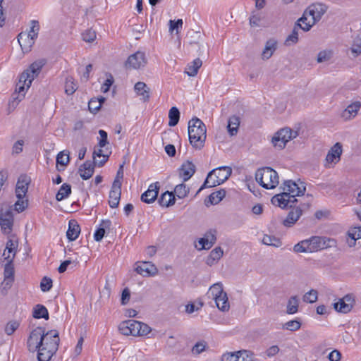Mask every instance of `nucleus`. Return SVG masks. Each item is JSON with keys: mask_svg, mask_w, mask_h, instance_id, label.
<instances>
[{"mask_svg": "<svg viewBox=\"0 0 361 361\" xmlns=\"http://www.w3.org/2000/svg\"><path fill=\"white\" fill-rule=\"evenodd\" d=\"M336 243L335 240L321 236H312L308 239L300 241L293 247L296 253L314 252L332 247Z\"/></svg>", "mask_w": 361, "mask_h": 361, "instance_id": "nucleus-1", "label": "nucleus"}, {"mask_svg": "<svg viewBox=\"0 0 361 361\" xmlns=\"http://www.w3.org/2000/svg\"><path fill=\"white\" fill-rule=\"evenodd\" d=\"M60 339L56 330L47 331L42 346L37 355V361H49L59 349Z\"/></svg>", "mask_w": 361, "mask_h": 361, "instance_id": "nucleus-2", "label": "nucleus"}, {"mask_svg": "<svg viewBox=\"0 0 361 361\" xmlns=\"http://www.w3.org/2000/svg\"><path fill=\"white\" fill-rule=\"evenodd\" d=\"M207 129L204 123L197 117L188 122V136L191 145L197 149H202L205 142Z\"/></svg>", "mask_w": 361, "mask_h": 361, "instance_id": "nucleus-3", "label": "nucleus"}, {"mask_svg": "<svg viewBox=\"0 0 361 361\" xmlns=\"http://www.w3.org/2000/svg\"><path fill=\"white\" fill-rule=\"evenodd\" d=\"M327 8L326 5L321 3H315L309 6L304 11L302 16L298 20L299 22L304 24L302 30L309 31L314 24L321 20Z\"/></svg>", "mask_w": 361, "mask_h": 361, "instance_id": "nucleus-4", "label": "nucleus"}, {"mask_svg": "<svg viewBox=\"0 0 361 361\" xmlns=\"http://www.w3.org/2000/svg\"><path fill=\"white\" fill-rule=\"evenodd\" d=\"M232 173V169L229 166H221L211 171L204 180L203 185L197 192V195L202 190L206 188H212L224 183Z\"/></svg>", "mask_w": 361, "mask_h": 361, "instance_id": "nucleus-5", "label": "nucleus"}, {"mask_svg": "<svg viewBox=\"0 0 361 361\" xmlns=\"http://www.w3.org/2000/svg\"><path fill=\"white\" fill-rule=\"evenodd\" d=\"M118 330L124 336H142L148 334L151 329L148 325L144 323L128 319L119 324Z\"/></svg>", "mask_w": 361, "mask_h": 361, "instance_id": "nucleus-6", "label": "nucleus"}, {"mask_svg": "<svg viewBox=\"0 0 361 361\" xmlns=\"http://www.w3.org/2000/svg\"><path fill=\"white\" fill-rule=\"evenodd\" d=\"M255 179L266 189H274L279 183L277 172L270 167L259 169L255 173Z\"/></svg>", "mask_w": 361, "mask_h": 361, "instance_id": "nucleus-7", "label": "nucleus"}, {"mask_svg": "<svg viewBox=\"0 0 361 361\" xmlns=\"http://www.w3.org/2000/svg\"><path fill=\"white\" fill-rule=\"evenodd\" d=\"M43 66L44 63L42 61H35L20 75L19 82L17 84L19 94L24 92L25 86L27 88L30 87L32 80L39 75Z\"/></svg>", "mask_w": 361, "mask_h": 361, "instance_id": "nucleus-8", "label": "nucleus"}, {"mask_svg": "<svg viewBox=\"0 0 361 361\" xmlns=\"http://www.w3.org/2000/svg\"><path fill=\"white\" fill-rule=\"evenodd\" d=\"M46 332L45 328L37 327L30 333L27 340V348L30 352L39 353L42 346V343L44 341Z\"/></svg>", "mask_w": 361, "mask_h": 361, "instance_id": "nucleus-9", "label": "nucleus"}, {"mask_svg": "<svg viewBox=\"0 0 361 361\" xmlns=\"http://www.w3.org/2000/svg\"><path fill=\"white\" fill-rule=\"evenodd\" d=\"M298 132L289 128H284L279 130L272 137L271 142L274 147L282 149L286 143L298 136Z\"/></svg>", "mask_w": 361, "mask_h": 361, "instance_id": "nucleus-10", "label": "nucleus"}, {"mask_svg": "<svg viewBox=\"0 0 361 361\" xmlns=\"http://www.w3.org/2000/svg\"><path fill=\"white\" fill-rule=\"evenodd\" d=\"M147 59L145 54L142 51L137 52L130 55L125 62V68L127 70L139 69L146 66Z\"/></svg>", "mask_w": 361, "mask_h": 361, "instance_id": "nucleus-11", "label": "nucleus"}, {"mask_svg": "<svg viewBox=\"0 0 361 361\" xmlns=\"http://www.w3.org/2000/svg\"><path fill=\"white\" fill-rule=\"evenodd\" d=\"M355 304V297L353 294H347L334 304V309L339 313H349Z\"/></svg>", "mask_w": 361, "mask_h": 361, "instance_id": "nucleus-12", "label": "nucleus"}, {"mask_svg": "<svg viewBox=\"0 0 361 361\" xmlns=\"http://www.w3.org/2000/svg\"><path fill=\"white\" fill-rule=\"evenodd\" d=\"M14 257L15 253L13 254V256L8 255L7 257H5V260H6L7 262L5 264L4 271V280L3 285L4 288H9L14 281V267L13 265Z\"/></svg>", "mask_w": 361, "mask_h": 361, "instance_id": "nucleus-13", "label": "nucleus"}, {"mask_svg": "<svg viewBox=\"0 0 361 361\" xmlns=\"http://www.w3.org/2000/svg\"><path fill=\"white\" fill-rule=\"evenodd\" d=\"M283 192H290V195L293 199V202H297L296 196L302 195L305 191V187L299 186L295 182L288 180L283 183Z\"/></svg>", "mask_w": 361, "mask_h": 361, "instance_id": "nucleus-14", "label": "nucleus"}, {"mask_svg": "<svg viewBox=\"0 0 361 361\" xmlns=\"http://www.w3.org/2000/svg\"><path fill=\"white\" fill-rule=\"evenodd\" d=\"M13 224V215L11 209H7L6 212H1L0 214V225L2 231L4 233L8 234L12 231Z\"/></svg>", "mask_w": 361, "mask_h": 361, "instance_id": "nucleus-15", "label": "nucleus"}, {"mask_svg": "<svg viewBox=\"0 0 361 361\" xmlns=\"http://www.w3.org/2000/svg\"><path fill=\"white\" fill-rule=\"evenodd\" d=\"M159 188V182L152 183L148 190L142 194L141 200L147 204L154 202L157 198Z\"/></svg>", "mask_w": 361, "mask_h": 361, "instance_id": "nucleus-16", "label": "nucleus"}, {"mask_svg": "<svg viewBox=\"0 0 361 361\" xmlns=\"http://www.w3.org/2000/svg\"><path fill=\"white\" fill-rule=\"evenodd\" d=\"M121 195V187L119 186L118 181H114L111 189L109 192V204L111 208H116L118 206Z\"/></svg>", "mask_w": 361, "mask_h": 361, "instance_id": "nucleus-17", "label": "nucleus"}, {"mask_svg": "<svg viewBox=\"0 0 361 361\" xmlns=\"http://www.w3.org/2000/svg\"><path fill=\"white\" fill-rule=\"evenodd\" d=\"M271 203L276 206H278L282 209L286 208L288 206V204H293V199L290 195V192H281L274 195L271 198Z\"/></svg>", "mask_w": 361, "mask_h": 361, "instance_id": "nucleus-18", "label": "nucleus"}, {"mask_svg": "<svg viewBox=\"0 0 361 361\" xmlns=\"http://www.w3.org/2000/svg\"><path fill=\"white\" fill-rule=\"evenodd\" d=\"M361 108L360 102H355L349 104L341 113V118L344 121H349L354 118Z\"/></svg>", "mask_w": 361, "mask_h": 361, "instance_id": "nucleus-19", "label": "nucleus"}, {"mask_svg": "<svg viewBox=\"0 0 361 361\" xmlns=\"http://www.w3.org/2000/svg\"><path fill=\"white\" fill-rule=\"evenodd\" d=\"M302 214L300 207L293 208L288 214L286 218L283 221V225L286 227H292Z\"/></svg>", "mask_w": 361, "mask_h": 361, "instance_id": "nucleus-20", "label": "nucleus"}, {"mask_svg": "<svg viewBox=\"0 0 361 361\" xmlns=\"http://www.w3.org/2000/svg\"><path fill=\"white\" fill-rule=\"evenodd\" d=\"M342 152V145L340 142H336L329 151L326 157V161L328 164L337 163L340 160Z\"/></svg>", "mask_w": 361, "mask_h": 361, "instance_id": "nucleus-21", "label": "nucleus"}, {"mask_svg": "<svg viewBox=\"0 0 361 361\" xmlns=\"http://www.w3.org/2000/svg\"><path fill=\"white\" fill-rule=\"evenodd\" d=\"M18 41L24 53H28L31 51L35 39L27 35L25 32H20L18 35Z\"/></svg>", "mask_w": 361, "mask_h": 361, "instance_id": "nucleus-22", "label": "nucleus"}, {"mask_svg": "<svg viewBox=\"0 0 361 361\" xmlns=\"http://www.w3.org/2000/svg\"><path fill=\"white\" fill-rule=\"evenodd\" d=\"M30 179L24 176H20L17 182L16 188V194L17 198H25L28 190Z\"/></svg>", "mask_w": 361, "mask_h": 361, "instance_id": "nucleus-23", "label": "nucleus"}, {"mask_svg": "<svg viewBox=\"0 0 361 361\" xmlns=\"http://www.w3.org/2000/svg\"><path fill=\"white\" fill-rule=\"evenodd\" d=\"M195 172V166L190 161L184 162L179 169V175L183 178V181L189 180L193 176Z\"/></svg>", "mask_w": 361, "mask_h": 361, "instance_id": "nucleus-24", "label": "nucleus"}, {"mask_svg": "<svg viewBox=\"0 0 361 361\" xmlns=\"http://www.w3.org/2000/svg\"><path fill=\"white\" fill-rule=\"evenodd\" d=\"M216 231H209L205 233L204 236L199 239V243L202 245L201 249L209 250L216 243Z\"/></svg>", "mask_w": 361, "mask_h": 361, "instance_id": "nucleus-25", "label": "nucleus"}, {"mask_svg": "<svg viewBox=\"0 0 361 361\" xmlns=\"http://www.w3.org/2000/svg\"><path fill=\"white\" fill-rule=\"evenodd\" d=\"M135 271L137 274L144 276H154L158 272L157 268L153 264L146 262L137 266Z\"/></svg>", "mask_w": 361, "mask_h": 361, "instance_id": "nucleus-26", "label": "nucleus"}, {"mask_svg": "<svg viewBox=\"0 0 361 361\" xmlns=\"http://www.w3.org/2000/svg\"><path fill=\"white\" fill-rule=\"evenodd\" d=\"M80 233V228L75 220H70L68 224V229L66 232L67 238L70 241L77 239Z\"/></svg>", "mask_w": 361, "mask_h": 361, "instance_id": "nucleus-27", "label": "nucleus"}, {"mask_svg": "<svg viewBox=\"0 0 361 361\" xmlns=\"http://www.w3.org/2000/svg\"><path fill=\"white\" fill-rule=\"evenodd\" d=\"M78 172L80 177L84 180H87L92 177L94 173V165L90 161H86L79 168Z\"/></svg>", "mask_w": 361, "mask_h": 361, "instance_id": "nucleus-28", "label": "nucleus"}, {"mask_svg": "<svg viewBox=\"0 0 361 361\" xmlns=\"http://www.w3.org/2000/svg\"><path fill=\"white\" fill-rule=\"evenodd\" d=\"M277 47V41L274 39H269L267 41L264 49L262 54L263 59H269L276 51Z\"/></svg>", "mask_w": 361, "mask_h": 361, "instance_id": "nucleus-29", "label": "nucleus"}, {"mask_svg": "<svg viewBox=\"0 0 361 361\" xmlns=\"http://www.w3.org/2000/svg\"><path fill=\"white\" fill-rule=\"evenodd\" d=\"M134 90L137 94L142 96V99L144 102H147L149 99L150 89L143 82H137L135 83Z\"/></svg>", "mask_w": 361, "mask_h": 361, "instance_id": "nucleus-30", "label": "nucleus"}, {"mask_svg": "<svg viewBox=\"0 0 361 361\" xmlns=\"http://www.w3.org/2000/svg\"><path fill=\"white\" fill-rule=\"evenodd\" d=\"M224 251L221 247H216L213 249L206 259V264L212 266L216 263L223 256Z\"/></svg>", "mask_w": 361, "mask_h": 361, "instance_id": "nucleus-31", "label": "nucleus"}, {"mask_svg": "<svg viewBox=\"0 0 361 361\" xmlns=\"http://www.w3.org/2000/svg\"><path fill=\"white\" fill-rule=\"evenodd\" d=\"M158 202L162 207H169L175 204L176 198L173 192L166 191L161 194Z\"/></svg>", "mask_w": 361, "mask_h": 361, "instance_id": "nucleus-32", "label": "nucleus"}, {"mask_svg": "<svg viewBox=\"0 0 361 361\" xmlns=\"http://www.w3.org/2000/svg\"><path fill=\"white\" fill-rule=\"evenodd\" d=\"M302 27H304V24H302L301 22H298L295 23L293 31L290 35L286 38V44L290 45L291 44H295L298 41V30L299 29L302 30Z\"/></svg>", "mask_w": 361, "mask_h": 361, "instance_id": "nucleus-33", "label": "nucleus"}, {"mask_svg": "<svg viewBox=\"0 0 361 361\" xmlns=\"http://www.w3.org/2000/svg\"><path fill=\"white\" fill-rule=\"evenodd\" d=\"M224 293L226 292L224 291L223 285L220 282L213 284L207 292L209 298H212L214 300Z\"/></svg>", "mask_w": 361, "mask_h": 361, "instance_id": "nucleus-34", "label": "nucleus"}, {"mask_svg": "<svg viewBox=\"0 0 361 361\" xmlns=\"http://www.w3.org/2000/svg\"><path fill=\"white\" fill-rule=\"evenodd\" d=\"M202 65V61L197 58L187 66L185 73L189 76H195Z\"/></svg>", "mask_w": 361, "mask_h": 361, "instance_id": "nucleus-35", "label": "nucleus"}, {"mask_svg": "<svg viewBox=\"0 0 361 361\" xmlns=\"http://www.w3.org/2000/svg\"><path fill=\"white\" fill-rule=\"evenodd\" d=\"M240 125V118L237 116H232L229 118L227 128L229 134L233 136L237 134Z\"/></svg>", "mask_w": 361, "mask_h": 361, "instance_id": "nucleus-36", "label": "nucleus"}, {"mask_svg": "<svg viewBox=\"0 0 361 361\" xmlns=\"http://www.w3.org/2000/svg\"><path fill=\"white\" fill-rule=\"evenodd\" d=\"M102 227L96 230L94 234V238L96 241H100L104 238L105 230L109 229L111 226V222L109 220H103L101 224Z\"/></svg>", "mask_w": 361, "mask_h": 361, "instance_id": "nucleus-37", "label": "nucleus"}, {"mask_svg": "<svg viewBox=\"0 0 361 361\" xmlns=\"http://www.w3.org/2000/svg\"><path fill=\"white\" fill-rule=\"evenodd\" d=\"M215 302L218 309L223 312H226L230 309V304L226 293L216 298Z\"/></svg>", "mask_w": 361, "mask_h": 361, "instance_id": "nucleus-38", "label": "nucleus"}, {"mask_svg": "<svg viewBox=\"0 0 361 361\" xmlns=\"http://www.w3.org/2000/svg\"><path fill=\"white\" fill-rule=\"evenodd\" d=\"M299 298L297 295L291 296L287 302L286 312L288 314H295L298 310Z\"/></svg>", "mask_w": 361, "mask_h": 361, "instance_id": "nucleus-39", "label": "nucleus"}, {"mask_svg": "<svg viewBox=\"0 0 361 361\" xmlns=\"http://www.w3.org/2000/svg\"><path fill=\"white\" fill-rule=\"evenodd\" d=\"M71 193V186L68 183H63L59 190L58 191L56 199L58 201H61L63 199L68 197Z\"/></svg>", "mask_w": 361, "mask_h": 361, "instance_id": "nucleus-40", "label": "nucleus"}, {"mask_svg": "<svg viewBox=\"0 0 361 361\" xmlns=\"http://www.w3.org/2000/svg\"><path fill=\"white\" fill-rule=\"evenodd\" d=\"M169 126L173 127L178 124L180 118V111L178 108L173 106L169 110Z\"/></svg>", "mask_w": 361, "mask_h": 361, "instance_id": "nucleus-41", "label": "nucleus"}, {"mask_svg": "<svg viewBox=\"0 0 361 361\" xmlns=\"http://www.w3.org/2000/svg\"><path fill=\"white\" fill-rule=\"evenodd\" d=\"M204 305V302L201 298H197L194 302H190L185 305V312L187 314H192L195 311H197Z\"/></svg>", "mask_w": 361, "mask_h": 361, "instance_id": "nucleus-42", "label": "nucleus"}, {"mask_svg": "<svg viewBox=\"0 0 361 361\" xmlns=\"http://www.w3.org/2000/svg\"><path fill=\"white\" fill-rule=\"evenodd\" d=\"M226 195V190L221 189L219 191L212 192L209 196V200L212 204H218Z\"/></svg>", "mask_w": 361, "mask_h": 361, "instance_id": "nucleus-43", "label": "nucleus"}, {"mask_svg": "<svg viewBox=\"0 0 361 361\" xmlns=\"http://www.w3.org/2000/svg\"><path fill=\"white\" fill-rule=\"evenodd\" d=\"M262 243L264 245L274 247H279L281 245V242L279 238L270 235H264L262 238Z\"/></svg>", "mask_w": 361, "mask_h": 361, "instance_id": "nucleus-44", "label": "nucleus"}, {"mask_svg": "<svg viewBox=\"0 0 361 361\" xmlns=\"http://www.w3.org/2000/svg\"><path fill=\"white\" fill-rule=\"evenodd\" d=\"M190 191L188 187L185 184L181 183L177 185L174 189V193L179 199H183L187 196Z\"/></svg>", "mask_w": 361, "mask_h": 361, "instance_id": "nucleus-45", "label": "nucleus"}, {"mask_svg": "<svg viewBox=\"0 0 361 361\" xmlns=\"http://www.w3.org/2000/svg\"><path fill=\"white\" fill-rule=\"evenodd\" d=\"M350 51L354 57L361 54V35H357L353 40Z\"/></svg>", "mask_w": 361, "mask_h": 361, "instance_id": "nucleus-46", "label": "nucleus"}, {"mask_svg": "<svg viewBox=\"0 0 361 361\" xmlns=\"http://www.w3.org/2000/svg\"><path fill=\"white\" fill-rule=\"evenodd\" d=\"M77 90V85L75 83L72 77H68L65 83V92L68 94H73Z\"/></svg>", "mask_w": 361, "mask_h": 361, "instance_id": "nucleus-47", "label": "nucleus"}, {"mask_svg": "<svg viewBox=\"0 0 361 361\" xmlns=\"http://www.w3.org/2000/svg\"><path fill=\"white\" fill-rule=\"evenodd\" d=\"M19 326H20L19 321H17L15 319L11 320L5 326V328H4L5 333L7 335L11 336L15 332V331L16 329H18Z\"/></svg>", "mask_w": 361, "mask_h": 361, "instance_id": "nucleus-48", "label": "nucleus"}, {"mask_svg": "<svg viewBox=\"0 0 361 361\" xmlns=\"http://www.w3.org/2000/svg\"><path fill=\"white\" fill-rule=\"evenodd\" d=\"M318 292L314 289H312L307 292L302 297V300L307 303H313L317 300Z\"/></svg>", "mask_w": 361, "mask_h": 361, "instance_id": "nucleus-49", "label": "nucleus"}, {"mask_svg": "<svg viewBox=\"0 0 361 361\" xmlns=\"http://www.w3.org/2000/svg\"><path fill=\"white\" fill-rule=\"evenodd\" d=\"M95 156L98 157H102V159L100 161H98V162H97L96 161H94L95 164H97L98 166L101 167L108 161L109 154H104L103 150L100 147L98 149L94 150V152H93V158L94 159L95 158Z\"/></svg>", "mask_w": 361, "mask_h": 361, "instance_id": "nucleus-50", "label": "nucleus"}, {"mask_svg": "<svg viewBox=\"0 0 361 361\" xmlns=\"http://www.w3.org/2000/svg\"><path fill=\"white\" fill-rule=\"evenodd\" d=\"M30 30L28 33H27V35L31 37L32 39H36L38 37V33L39 31V24L37 20H32L30 22Z\"/></svg>", "mask_w": 361, "mask_h": 361, "instance_id": "nucleus-51", "label": "nucleus"}, {"mask_svg": "<svg viewBox=\"0 0 361 361\" xmlns=\"http://www.w3.org/2000/svg\"><path fill=\"white\" fill-rule=\"evenodd\" d=\"M240 351L224 353L221 358V361H240Z\"/></svg>", "mask_w": 361, "mask_h": 361, "instance_id": "nucleus-52", "label": "nucleus"}, {"mask_svg": "<svg viewBox=\"0 0 361 361\" xmlns=\"http://www.w3.org/2000/svg\"><path fill=\"white\" fill-rule=\"evenodd\" d=\"M333 55L331 50H323L319 52L317 55V61L318 63H323L329 61Z\"/></svg>", "mask_w": 361, "mask_h": 361, "instance_id": "nucleus-53", "label": "nucleus"}, {"mask_svg": "<svg viewBox=\"0 0 361 361\" xmlns=\"http://www.w3.org/2000/svg\"><path fill=\"white\" fill-rule=\"evenodd\" d=\"M301 326V322L297 319L290 320L283 324V329L291 331L298 330Z\"/></svg>", "mask_w": 361, "mask_h": 361, "instance_id": "nucleus-54", "label": "nucleus"}, {"mask_svg": "<svg viewBox=\"0 0 361 361\" xmlns=\"http://www.w3.org/2000/svg\"><path fill=\"white\" fill-rule=\"evenodd\" d=\"M32 316H49V312L45 306L38 304L34 307Z\"/></svg>", "mask_w": 361, "mask_h": 361, "instance_id": "nucleus-55", "label": "nucleus"}, {"mask_svg": "<svg viewBox=\"0 0 361 361\" xmlns=\"http://www.w3.org/2000/svg\"><path fill=\"white\" fill-rule=\"evenodd\" d=\"M69 163V154H65L64 152H60L56 156V164L63 166H66Z\"/></svg>", "mask_w": 361, "mask_h": 361, "instance_id": "nucleus-56", "label": "nucleus"}, {"mask_svg": "<svg viewBox=\"0 0 361 361\" xmlns=\"http://www.w3.org/2000/svg\"><path fill=\"white\" fill-rule=\"evenodd\" d=\"M240 351L241 352L240 361H258L257 359L254 358V353L252 351L246 350Z\"/></svg>", "mask_w": 361, "mask_h": 361, "instance_id": "nucleus-57", "label": "nucleus"}, {"mask_svg": "<svg viewBox=\"0 0 361 361\" xmlns=\"http://www.w3.org/2000/svg\"><path fill=\"white\" fill-rule=\"evenodd\" d=\"M52 287V280L50 278L44 276L40 283V288L43 292L49 291Z\"/></svg>", "mask_w": 361, "mask_h": 361, "instance_id": "nucleus-58", "label": "nucleus"}, {"mask_svg": "<svg viewBox=\"0 0 361 361\" xmlns=\"http://www.w3.org/2000/svg\"><path fill=\"white\" fill-rule=\"evenodd\" d=\"M14 207L16 212H22L27 207V200H25L24 198H18Z\"/></svg>", "mask_w": 361, "mask_h": 361, "instance_id": "nucleus-59", "label": "nucleus"}, {"mask_svg": "<svg viewBox=\"0 0 361 361\" xmlns=\"http://www.w3.org/2000/svg\"><path fill=\"white\" fill-rule=\"evenodd\" d=\"M82 39L87 42H92L96 39V32L92 30H87L82 35Z\"/></svg>", "mask_w": 361, "mask_h": 361, "instance_id": "nucleus-60", "label": "nucleus"}, {"mask_svg": "<svg viewBox=\"0 0 361 361\" xmlns=\"http://www.w3.org/2000/svg\"><path fill=\"white\" fill-rule=\"evenodd\" d=\"M102 106V102L92 99L88 103V108L91 112L97 111Z\"/></svg>", "mask_w": 361, "mask_h": 361, "instance_id": "nucleus-61", "label": "nucleus"}, {"mask_svg": "<svg viewBox=\"0 0 361 361\" xmlns=\"http://www.w3.org/2000/svg\"><path fill=\"white\" fill-rule=\"evenodd\" d=\"M106 75H107V78L102 87V91L104 93L107 92L109 90L110 87L112 85V84L114 83V78L111 74L108 73V74H106Z\"/></svg>", "mask_w": 361, "mask_h": 361, "instance_id": "nucleus-62", "label": "nucleus"}, {"mask_svg": "<svg viewBox=\"0 0 361 361\" xmlns=\"http://www.w3.org/2000/svg\"><path fill=\"white\" fill-rule=\"evenodd\" d=\"M99 134L101 137V139L99 140L98 142V145L99 147L102 148L105 147L108 143V135L107 133L104 130H99Z\"/></svg>", "mask_w": 361, "mask_h": 361, "instance_id": "nucleus-63", "label": "nucleus"}, {"mask_svg": "<svg viewBox=\"0 0 361 361\" xmlns=\"http://www.w3.org/2000/svg\"><path fill=\"white\" fill-rule=\"evenodd\" d=\"M349 237H353L356 240L361 238V227H355L348 233Z\"/></svg>", "mask_w": 361, "mask_h": 361, "instance_id": "nucleus-64", "label": "nucleus"}]
</instances>
